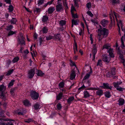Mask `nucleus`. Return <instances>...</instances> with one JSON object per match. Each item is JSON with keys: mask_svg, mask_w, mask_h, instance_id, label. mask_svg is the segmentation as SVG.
<instances>
[{"mask_svg": "<svg viewBox=\"0 0 125 125\" xmlns=\"http://www.w3.org/2000/svg\"><path fill=\"white\" fill-rule=\"evenodd\" d=\"M73 50L74 52V53H75V52L77 51V44L76 42L75 43V44L73 46Z\"/></svg>", "mask_w": 125, "mask_h": 125, "instance_id": "40", "label": "nucleus"}, {"mask_svg": "<svg viewBox=\"0 0 125 125\" xmlns=\"http://www.w3.org/2000/svg\"><path fill=\"white\" fill-rule=\"evenodd\" d=\"M52 38V36H49L48 37H46V40H50Z\"/></svg>", "mask_w": 125, "mask_h": 125, "instance_id": "62", "label": "nucleus"}, {"mask_svg": "<svg viewBox=\"0 0 125 125\" xmlns=\"http://www.w3.org/2000/svg\"><path fill=\"white\" fill-rule=\"evenodd\" d=\"M44 0H39L38 1V4L39 6H40L42 5L44 3Z\"/></svg>", "mask_w": 125, "mask_h": 125, "instance_id": "42", "label": "nucleus"}, {"mask_svg": "<svg viewBox=\"0 0 125 125\" xmlns=\"http://www.w3.org/2000/svg\"><path fill=\"white\" fill-rule=\"evenodd\" d=\"M6 88V87L4 86L3 84H2L0 85V91H2L4 90Z\"/></svg>", "mask_w": 125, "mask_h": 125, "instance_id": "50", "label": "nucleus"}, {"mask_svg": "<svg viewBox=\"0 0 125 125\" xmlns=\"http://www.w3.org/2000/svg\"><path fill=\"white\" fill-rule=\"evenodd\" d=\"M72 17L74 19L78 18V16L77 13L75 14L74 12H72L71 13Z\"/></svg>", "mask_w": 125, "mask_h": 125, "instance_id": "43", "label": "nucleus"}, {"mask_svg": "<svg viewBox=\"0 0 125 125\" xmlns=\"http://www.w3.org/2000/svg\"><path fill=\"white\" fill-rule=\"evenodd\" d=\"M34 69H31L29 72L28 78L29 79L32 78L34 76Z\"/></svg>", "mask_w": 125, "mask_h": 125, "instance_id": "8", "label": "nucleus"}, {"mask_svg": "<svg viewBox=\"0 0 125 125\" xmlns=\"http://www.w3.org/2000/svg\"><path fill=\"white\" fill-rule=\"evenodd\" d=\"M114 14L115 18L116 21L117 22V25L118 27L119 32H120V25L121 26L122 31H123L124 30L123 28V25L122 23V21L120 20H119L117 19L118 18H119L120 17V16L117 13H116L115 12H114Z\"/></svg>", "mask_w": 125, "mask_h": 125, "instance_id": "2", "label": "nucleus"}, {"mask_svg": "<svg viewBox=\"0 0 125 125\" xmlns=\"http://www.w3.org/2000/svg\"><path fill=\"white\" fill-rule=\"evenodd\" d=\"M108 23L107 20L103 19L101 21V24L103 27H105Z\"/></svg>", "mask_w": 125, "mask_h": 125, "instance_id": "15", "label": "nucleus"}, {"mask_svg": "<svg viewBox=\"0 0 125 125\" xmlns=\"http://www.w3.org/2000/svg\"><path fill=\"white\" fill-rule=\"evenodd\" d=\"M19 59V58L17 56L14 57L13 59L12 60V62L13 63H15L17 62Z\"/></svg>", "mask_w": 125, "mask_h": 125, "instance_id": "37", "label": "nucleus"}, {"mask_svg": "<svg viewBox=\"0 0 125 125\" xmlns=\"http://www.w3.org/2000/svg\"><path fill=\"white\" fill-rule=\"evenodd\" d=\"M86 87H85V85L84 84H83V85L80 88H78V90H82L83 89H84L85 88H86Z\"/></svg>", "mask_w": 125, "mask_h": 125, "instance_id": "57", "label": "nucleus"}, {"mask_svg": "<svg viewBox=\"0 0 125 125\" xmlns=\"http://www.w3.org/2000/svg\"><path fill=\"white\" fill-rule=\"evenodd\" d=\"M123 39H125V37H124L123 36H122L121 39L122 43L121 47L123 49H125V46L124 44Z\"/></svg>", "mask_w": 125, "mask_h": 125, "instance_id": "20", "label": "nucleus"}, {"mask_svg": "<svg viewBox=\"0 0 125 125\" xmlns=\"http://www.w3.org/2000/svg\"><path fill=\"white\" fill-rule=\"evenodd\" d=\"M19 42L20 44L22 45H25V43L24 41V38L23 36H21L18 39Z\"/></svg>", "mask_w": 125, "mask_h": 125, "instance_id": "11", "label": "nucleus"}, {"mask_svg": "<svg viewBox=\"0 0 125 125\" xmlns=\"http://www.w3.org/2000/svg\"><path fill=\"white\" fill-rule=\"evenodd\" d=\"M17 20L16 18H12L10 21V23L11 24H15L16 23Z\"/></svg>", "mask_w": 125, "mask_h": 125, "instance_id": "24", "label": "nucleus"}, {"mask_svg": "<svg viewBox=\"0 0 125 125\" xmlns=\"http://www.w3.org/2000/svg\"><path fill=\"white\" fill-rule=\"evenodd\" d=\"M74 2V6L77 7H79V5L78 4V0H73Z\"/></svg>", "mask_w": 125, "mask_h": 125, "instance_id": "49", "label": "nucleus"}, {"mask_svg": "<svg viewBox=\"0 0 125 125\" xmlns=\"http://www.w3.org/2000/svg\"><path fill=\"white\" fill-rule=\"evenodd\" d=\"M57 108L58 110H60L62 108V106L60 103H58L57 105Z\"/></svg>", "mask_w": 125, "mask_h": 125, "instance_id": "51", "label": "nucleus"}, {"mask_svg": "<svg viewBox=\"0 0 125 125\" xmlns=\"http://www.w3.org/2000/svg\"><path fill=\"white\" fill-rule=\"evenodd\" d=\"M90 76V74H89L87 73L86 75L84 77L83 80H86Z\"/></svg>", "mask_w": 125, "mask_h": 125, "instance_id": "48", "label": "nucleus"}, {"mask_svg": "<svg viewBox=\"0 0 125 125\" xmlns=\"http://www.w3.org/2000/svg\"><path fill=\"white\" fill-rule=\"evenodd\" d=\"M11 61L10 60H9L7 61V65L9 66L11 63Z\"/></svg>", "mask_w": 125, "mask_h": 125, "instance_id": "64", "label": "nucleus"}, {"mask_svg": "<svg viewBox=\"0 0 125 125\" xmlns=\"http://www.w3.org/2000/svg\"><path fill=\"white\" fill-rule=\"evenodd\" d=\"M87 90H97L96 92V94L97 95L99 96L102 95L103 93V91L102 89H100L98 87H89L86 89H85Z\"/></svg>", "mask_w": 125, "mask_h": 125, "instance_id": "3", "label": "nucleus"}, {"mask_svg": "<svg viewBox=\"0 0 125 125\" xmlns=\"http://www.w3.org/2000/svg\"><path fill=\"white\" fill-rule=\"evenodd\" d=\"M84 97L87 98L90 96V95L89 93L87 91H85L84 92Z\"/></svg>", "mask_w": 125, "mask_h": 125, "instance_id": "22", "label": "nucleus"}, {"mask_svg": "<svg viewBox=\"0 0 125 125\" xmlns=\"http://www.w3.org/2000/svg\"><path fill=\"white\" fill-rule=\"evenodd\" d=\"M60 34L58 33L55 36V38L56 39L58 40L59 41H60L61 40V37Z\"/></svg>", "mask_w": 125, "mask_h": 125, "instance_id": "34", "label": "nucleus"}, {"mask_svg": "<svg viewBox=\"0 0 125 125\" xmlns=\"http://www.w3.org/2000/svg\"><path fill=\"white\" fill-rule=\"evenodd\" d=\"M70 61L71 63H72V66H76V65L74 62H73L72 61L70 60Z\"/></svg>", "mask_w": 125, "mask_h": 125, "instance_id": "61", "label": "nucleus"}, {"mask_svg": "<svg viewBox=\"0 0 125 125\" xmlns=\"http://www.w3.org/2000/svg\"><path fill=\"white\" fill-rule=\"evenodd\" d=\"M116 69L115 67H113L111 68V72L112 75H114L115 74Z\"/></svg>", "mask_w": 125, "mask_h": 125, "instance_id": "31", "label": "nucleus"}, {"mask_svg": "<svg viewBox=\"0 0 125 125\" xmlns=\"http://www.w3.org/2000/svg\"><path fill=\"white\" fill-rule=\"evenodd\" d=\"M113 75H112L111 71L108 72L106 74V76L108 77H112Z\"/></svg>", "mask_w": 125, "mask_h": 125, "instance_id": "39", "label": "nucleus"}, {"mask_svg": "<svg viewBox=\"0 0 125 125\" xmlns=\"http://www.w3.org/2000/svg\"><path fill=\"white\" fill-rule=\"evenodd\" d=\"M91 80H87L85 81L83 83V84L85 85V87H87L90 86Z\"/></svg>", "mask_w": 125, "mask_h": 125, "instance_id": "13", "label": "nucleus"}, {"mask_svg": "<svg viewBox=\"0 0 125 125\" xmlns=\"http://www.w3.org/2000/svg\"><path fill=\"white\" fill-rule=\"evenodd\" d=\"M102 61L101 59L98 60V62L96 64V66H102Z\"/></svg>", "mask_w": 125, "mask_h": 125, "instance_id": "36", "label": "nucleus"}, {"mask_svg": "<svg viewBox=\"0 0 125 125\" xmlns=\"http://www.w3.org/2000/svg\"><path fill=\"white\" fill-rule=\"evenodd\" d=\"M122 82L121 81L117 82H114L113 84L114 87L116 88L117 90L120 91H122L125 89V88L119 86V85L122 84Z\"/></svg>", "mask_w": 125, "mask_h": 125, "instance_id": "4", "label": "nucleus"}, {"mask_svg": "<svg viewBox=\"0 0 125 125\" xmlns=\"http://www.w3.org/2000/svg\"><path fill=\"white\" fill-rule=\"evenodd\" d=\"M86 6L87 8L89 9V8L91 7V3H88L86 4Z\"/></svg>", "mask_w": 125, "mask_h": 125, "instance_id": "56", "label": "nucleus"}, {"mask_svg": "<svg viewBox=\"0 0 125 125\" xmlns=\"http://www.w3.org/2000/svg\"><path fill=\"white\" fill-rule=\"evenodd\" d=\"M75 72L74 71H72V73L70 75V79L71 80H73V79L75 78Z\"/></svg>", "mask_w": 125, "mask_h": 125, "instance_id": "21", "label": "nucleus"}, {"mask_svg": "<svg viewBox=\"0 0 125 125\" xmlns=\"http://www.w3.org/2000/svg\"><path fill=\"white\" fill-rule=\"evenodd\" d=\"M118 104L119 105H122L125 103V100L123 98H120L118 100Z\"/></svg>", "mask_w": 125, "mask_h": 125, "instance_id": "14", "label": "nucleus"}, {"mask_svg": "<svg viewBox=\"0 0 125 125\" xmlns=\"http://www.w3.org/2000/svg\"><path fill=\"white\" fill-rule=\"evenodd\" d=\"M103 86H102V87L104 89L112 90V87L108 83H103Z\"/></svg>", "mask_w": 125, "mask_h": 125, "instance_id": "9", "label": "nucleus"}, {"mask_svg": "<svg viewBox=\"0 0 125 125\" xmlns=\"http://www.w3.org/2000/svg\"><path fill=\"white\" fill-rule=\"evenodd\" d=\"M48 29L45 26L43 27L42 30H40V31H42L43 34H46L48 32Z\"/></svg>", "mask_w": 125, "mask_h": 125, "instance_id": "19", "label": "nucleus"}, {"mask_svg": "<svg viewBox=\"0 0 125 125\" xmlns=\"http://www.w3.org/2000/svg\"><path fill=\"white\" fill-rule=\"evenodd\" d=\"M13 25L11 24L7 26L6 30L7 31L11 30L13 28Z\"/></svg>", "mask_w": 125, "mask_h": 125, "instance_id": "33", "label": "nucleus"}, {"mask_svg": "<svg viewBox=\"0 0 125 125\" xmlns=\"http://www.w3.org/2000/svg\"><path fill=\"white\" fill-rule=\"evenodd\" d=\"M107 52L109 53V55L110 57L113 58L114 57V54H113L114 50L111 48H110L107 51Z\"/></svg>", "mask_w": 125, "mask_h": 125, "instance_id": "12", "label": "nucleus"}, {"mask_svg": "<svg viewBox=\"0 0 125 125\" xmlns=\"http://www.w3.org/2000/svg\"><path fill=\"white\" fill-rule=\"evenodd\" d=\"M116 51L117 54L119 55V57L121 60H122L123 62H124L125 61L124 57L122 54V51L120 50V47L116 48Z\"/></svg>", "mask_w": 125, "mask_h": 125, "instance_id": "7", "label": "nucleus"}, {"mask_svg": "<svg viewBox=\"0 0 125 125\" xmlns=\"http://www.w3.org/2000/svg\"><path fill=\"white\" fill-rule=\"evenodd\" d=\"M110 45L109 43H107L104 44L103 46L102 50L104 49H108L110 48Z\"/></svg>", "mask_w": 125, "mask_h": 125, "instance_id": "27", "label": "nucleus"}, {"mask_svg": "<svg viewBox=\"0 0 125 125\" xmlns=\"http://www.w3.org/2000/svg\"><path fill=\"white\" fill-rule=\"evenodd\" d=\"M33 106L35 109L36 110H37L38 109L40 108V105L38 103L35 104Z\"/></svg>", "mask_w": 125, "mask_h": 125, "instance_id": "29", "label": "nucleus"}, {"mask_svg": "<svg viewBox=\"0 0 125 125\" xmlns=\"http://www.w3.org/2000/svg\"><path fill=\"white\" fill-rule=\"evenodd\" d=\"M16 32L17 31H13L11 30H10L8 32L7 36H10L14 34H16Z\"/></svg>", "mask_w": 125, "mask_h": 125, "instance_id": "32", "label": "nucleus"}, {"mask_svg": "<svg viewBox=\"0 0 125 125\" xmlns=\"http://www.w3.org/2000/svg\"><path fill=\"white\" fill-rule=\"evenodd\" d=\"M87 13L88 15L92 17H93L94 16L93 14L90 11H87Z\"/></svg>", "mask_w": 125, "mask_h": 125, "instance_id": "55", "label": "nucleus"}, {"mask_svg": "<svg viewBox=\"0 0 125 125\" xmlns=\"http://www.w3.org/2000/svg\"><path fill=\"white\" fill-rule=\"evenodd\" d=\"M112 3H119V0H113Z\"/></svg>", "mask_w": 125, "mask_h": 125, "instance_id": "60", "label": "nucleus"}, {"mask_svg": "<svg viewBox=\"0 0 125 125\" xmlns=\"http://www.w3.org/2000/svg\"><path fill=\"white\" fill-rule=\"evenodd\" d=\"M14 70L13 69L10 70L6 74V75L9 76L13 72Z\"/></svg>", "mask_w": 125, "mask_h": 125, "instance_id": "45", "label": "nucleus"}, {"mask_svg": "<svg viewBox=\"0 0 125 125\" xmlns=\"http://www.w3.org/2000/svg\"><path fill=\"white\" fill-rule=\"evenodd\" d=\"M30 95L31 97L33 100L37 99L39 96V94L38 93L33 90L31 91Z\"/></svg>", "mask_w": 125, "mask_h": 125, "instance_id": "5", "label": "nucleus"}, {"mask_svg": "<svg viewBox=\"0 0 125 125\" xmlns=\"http://www.w3.org/2000/svg\"><path fill=\"white\" fill-rule=\"evenodd\" d=\"M2 119L0 118V125H5V123H4L3 121H2Z\"/></svg>", "mask_w": 125, "mask_h": 125, "instance_id": "59", "label": "nucleus"}, {"mask_svg": "<svg viewBox=\"0 0 125 125\" xmlns=\"http://www.w3.org/2000/svg\"><path fill=\"white\" fill-rule=\"evenodd\" d=\"M37 72L36 74L38 76H42L44 75V73L41 70H37Z\"/></svg>", "mask_w": 125, "mask_h": 125, "instance_id": "25", "label": "nucleus"}, {"mask_svg": "<svg viewBox=\"0 0 125 125\" xmlns=\"http://www.w3.org/2000/svg\"><path fill=\"white\" fill-rule=\"evenodd\" d=\"M56 10L57 11H60L63 10V7L61 4H58L56 6Z\"/></svg>", "mask_w": 125, "mask_h": 125, "instance_id": "10", "label": "nucleus"}, {"mask_svg": "<svg viewBox=\"0 0 125 125\" xmlns=\"http://www.w3.org/2000/svg\"><path fill=\"white\" fill-rule=\"evenodd\" d=\"M55 10V8L54 7H50L48 10V12L49 14H52Z\"/></svg>", "mask_w": 125, "mask_h": 125, "instance_id": "17", "label": "nucleus"}, {"mask_svg": "<svg viewBox=\"0 0 125 125\" xmlns=\"http://www.w3.org/2000/svg\"><path fill=\"white\" fill-rule=\"evenodd\" d=\"M79 21L78 20H75L74 19L72 20V23L73 24L75 25H77L78 24V23L79 22Z\"/></svg>", "mask_w": 125, "mask_h": 125, "instance_id": "30", "label": "nucleus"}, {"mask_svg": "<svg viewBox=\"0 0 125 125\" xmlns=\"http://www.w3.org/2000/svg\"><path fill=\"white\" fill-rule=\"evenodd\" d=\"M9 11L10 12H11L13 11V9L12 6L11 5H10L8 8Z\"/></svg>", "mask_w": 125, "mask_h": 125, "instance_id": "46", "label": "nucleus"}, {"mask_svg": "<svg viewBox=\"0 0 125 125\" xmlns=\"http://www.w3.org/2000/svg\"><path fill=\"white\" fill-rule=\"evenodd\" d=\"M48 20V17L47 15H45L43 16L42 18V21L43 23L47 22Z\"/></svg>", "mask_w": 125, "mask_h": 125, "instance_id": "16", "label": "nucleus"}, {"mask_svg": "<svg viewBox=\"0 0 125 125\" xmlns=\"http://www.w3.org/2000/svg\"><path fill=\"white\" fill-rule=\"evenodd\" d=\"M15 88H12L11 89L10 91V92L11 94H12L13 95H14V91L15 90Z\"/></svg>", "mask_w": 125, "mask_h": 125, "instance_id": "52", "label": "nucleus"}, {"mask_svg": "<svg viewBox=\"0 0 125 125\" xmlns=\"http://www.w3.org/2000/svg\"><path fill=\"white\" fill-rule=\"evenodd\" d=\"M66 23V21H65L61 20L59 21V24L61 26H62L65 25Z\"/></svg>", "mask_w": 125, "mask_h": 125, "instance_id": "35", "label": "nucleus"}, {"mask_svg": "<svg viewBox=\"0 0 125 125\" xmlns=\"http://www.w3.org/2000/svg\"><path fill=\"white\" fill-rule=\"evenodd\" d=\"M24 104L25 106H29L31 105L30 103L28 100L26 99L23 101Z\"/></svg>", "mask_w": 125, "mask_h": 125, "instance_id": "18", "label": "nucleus"}, {"mask_svg": "<svg viewBox=\"0 0 125 125\" xmlns=\"http://www.w3.org/2000/svg\"><path fill=\"white\" fill-rule=\"evenodd\" d=\"M14 82V80H12L9 83L8 85V87L9 88L10 87L12 86L13 84V83Z\"/></svg>", "mask_w": 125, "mask_h": 125, "instance_id": "47", "label": "nucleus"}, {"mask_svg": "<svg viewBox=\"0 0 125 125\" xmlns=\"http://www.w3.org/2000/svg\"><path fill=\"white\" fill-rule=\"evenodd\" d=\"M5 1L7 3L9 4L11 3L10 0H5Z\"/></svg>", "mask_w": 125, "mask_h": 125, "instance_id": "63", "label": "nucleus"}, {"mask_svg": "<svg viewBox=\"0 0 125 125\" xmlns=\"http://www.w3.org/2000/svg\"><path fill=\"white\" fill-rule=\"evenodd\" d=\"M63 94L62 93L60 92L56 96V99L58 100H59L62 98Z\"/></svg>", "mask_w": 125, "mask_h": 125, "instance_id": "23", "label": "nucleus"}, {"mask_svg": "<svg viewBox=\"0 0 125 125\" xmlns=\"http://www.w3.org/2000/svg\"><path fill=\"white\" fill-rule=\"evenodd\" d=\"M76 11V10L75 9V8L72 5V6L71 8V13H72V12H73V11Z\"/></svg>", "mask_w": 125, "mask_h": 125, "instance_id": "54", "label": "nucleus"}, {"mask_svg": "<svg viewBox=\"0 0 125 125\" xmlns=\"http://www.w3.org/2000/svg\"><path fill=\"white\" fill-rule=\"evenodd\" d=\"M105 97L107 98L110 97L111 96L110 93L108 91H107L105 92Z\"/></svg>", "mask_w": 125, "mask_h": 125, "instance_id": "41", "label": "nucleus"}, {"mask_svg": "<svg viewBox=\"0 0 125 125\" xmlns=\"http://www.w3.org/2000/svg\"><path fill=\"white\" fill-rule=\"evenodd\" d=\"M0 98L4 100H5L6 99L5 96L2 93H1V94Z\"/></svg>", "mask_w": 125, "mask_h": 125, "instance_id": "53", "label": "nucleus"}, {"mask_svg": "<svg viewBox=\"0 0 125 125\" xmlns=\"http://www.w3.org/2000/svg\"><path fill=\"white\" fill-rule=\"evenodd\" d=\"M74 98L73 96H71L67 100L68 103L70 104L73 101L74 99Z\"/></svg>", "mask_w": 125, "mask_h": 125, "instance_id": "26", "label": "nucleus"}, {"mask_svg": "<svg viewBox=\"0 0 125 125\" xmlns=\"http://www.w3.org/2000/svg\"><path fill=\"white\" fill-rule=\"evenodd\" d=\"M97 49H93L92 50V54L93 55V60L94 61L95 57V55L97 53Z\"/></svg>", "mask_w": 125, "mask_h": 125, "instance_id": "28", "label": "nucleus"}, {"mask_svg": "<svg viewBox=\"0 0 125 125\" xmlns=\"http://www.w3.org/2000/svg\"><path fill=\"white\" fill-rule=\"evenodd\" d=\"M41 11V9L40 8H35L34 10V12L35 13L36 12L37 13H39Z\"/></svg>", "mask_w": 125, "mask_h": 125, "instance_id": "38", "label": "nucleus"}, {"mask_svg": "<svg viewBox=\"0 0 125 125\" xmlns=\"http://www.w3.org/2000/svg\"><path fill=\"white\" fill-rule=\"evenodd\" d=\"M64 83L63 82H61L59 84L60 88H62L64 86Z\"/></svg>", "mask_w": 125, "mask_h": 125, "instance_id": "44", "label": "nucleus"}, {"mask_svg": "<svg viewBox=\"0 0 125 125\" xmlns=\"http://www.w3.org/2000/svg\"><path fill=\"white\" fill-rule=\"evenodd\" d=\"M102 59L106 64H108L111 60L110 58L108 57L106 54L103 55L102 56Z\"/></svg>", "mask_w": 125, "mask_h": 125, "instance_id": "6", "label": "nucleus"}, {"mask_svg": "<svg viewBox=\"0 0 125 125\" xmlns=\"http://www.w3.org/2000/svg\"><path fill=\"white\" fill-rule=\"evenodd\" d=\"M100 28L98 29V35L99 36V41L101 40L103 38L106 37L109 33L108 29L105 28H102L100 25H99Z\"/></svg>", "mask_w": 125, "mask_h": 125, "instance_id": "1", "label": "nucleus"}, {"mask_svg": "<svg viewBox=\"0 0 125 125\" xmlns=\"http://www.w3.org/2000/svg\"><path fill=\"white\" fill-rule=\"evenodd\" d=\"M32 121V119L31 118L29 119L25 120V122L26 123H29Z\"/></svg>", "mask_w": 125, "mask_h": 125, "instance_id": "58", "label": "nucleus"}]
</instances>
